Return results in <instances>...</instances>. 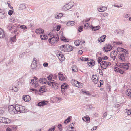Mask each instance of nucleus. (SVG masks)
Listing matches in <instances>:
<instances>
[{
  "mask_svg": "<svg viewBox=\"0 0 131 131\" xmlns=\"http://www.w3.org/2000/svg\"><path fill=\"white\" fill-rule=\"evenodd\" d=\"M60 49L64 52H69L73 50V47L69 44H66L60 46Z\"/></svg>",
  "mask_w": 131,
  "mask_h": 131,
  "instance_id": "nucleus-1",
  "label": "nucleus"
},
{
  "mask_svg": "<svg viewBox=\"0 0 131 131\" xmlns=\"http://www.w3.org/2000/svg\"><path fill=\"white\" fill-rule=\"evenodd\" d=\"M59 40V37L57 34L55 35H53L51 36L49 38L48 42L51 44H53L57 41Z\"/></svg>",
  "mask_w": 131,
  "mask_h": 131,
  "instance_id": "nucleus-2",
  "label": "nucleus"
},
{
  "mask_svg": "<svg viewBox=\"0 0 131 131\" xmlns=\"http://www.w3.org/2000/svg\"><path fill=\"white\" fill-rule=\"evenodd\" d=\"M17 112V113L18 112L24 113L25 112V107L21 105L16 104L15 105Z\"/></svg>",
  "mask_w": 131,
  "mask_h": 131,
  "instance_id": "nucleus-3",
  "label": "nucleus"
},
{
  "mask_svg": "<svg viewBox=\"0 0 131 131\" xmlns=\"http://www.w3.org/2000/svg\"><path fill=\"white\" fill-rule=\"evenodd\" d=\"M111 63L106 61H103L100 63L101 66V67L102 69H104L107 68L108 66L111 65Z\"/></svg>",
  "mask_w": 131,
  "mask_h": 131,
  "instance_id": "nucleus-4",
  "label": "nucleus"
},
{
  "mask_svg": "<svg viewBox=\"0 0 131 131\" xmlns=\"http://www.w3.org/2000/svg\"><path fill=\"white\" fill-rule=\"evenodd\" d=\"M47 84L55 89H57V88L58 85L57 83L54 82V80H51L48 81L47 82Z\"/></svg>",
  "mask_w": 131,
  "mask_h": 131,
  "instance_id": "nucleus-5",
  "label": "nucleus"
},
{
  "mask_svg": "<svg viewBox=\"0 0 131 131\" xmlns=\"http://www.w3.org/2000/svg\"><path fill=\"white\" fill-rule=\"evenodd\" d=\"M33 78V79L31 80L30 83L33 85L34 87H36L38 85V84L37 83L38 78L36 77H34Z\"/></svg>",
  "mask_w": 131,
  "mask_h": 131,
  "instance_id": "nucleus-6",
  "label": "nucleus"
},
{
  "mask_svg": "<svg viewBox=\"0 0 131 131\" xmlns=\"http://www.w3.org/2000/svg\"><path fill=\"white\" fill-rule=\"evenodd\" d=\"M15 106L14 107L12 105H11L8 107L9 112L12 114H17V112Z\"/></svg>",
  "mask_w": 131,
  "mask_h": 131,
  "instance_id": "nucleus-7",
  "label": "nucleus"
},
{
  "mask_svg": "<svg viewBox=\"0 0 131 131\" xmlns=\"http://www.w3.org/2000/svg\"><path fill=\"white\" fill-rule=\"evenodd\" d=\"M10 122V120L8 118L4 117H0V123L8 124Z\"/></svg>",
  "mask_w": 131,
  "mask_h": 131,
  "instance_id": "nucleus-8",
  "label": "nucleus"
},
{
  "mask_svg": "<svg viewBox=\"0 0 131 131\" xmlns=\"http://www.w3.org/2000/svg\"><path fill=\"white\" fill-rule=\"evenodd\" d=\"M112 47L110 44L106 45L103 48V50L106 52L110 51L112 48Z\"/></svg>",
  "mask_w": 131,
  "mask_h": 131,
  "instance_id": "nucleus-9",
  "label": "nucleus"
},
{
  "mask_svg": "<svg viewBox=\"0 0 131 131\" xmlns=\"http://www.w3.org/2000/svg\"><path fill=\"white\" fill-rule=\"evenodd\" d=\"M120 67L124 70H126L128 69L129 65L127 63H123L120 64Z\"/></svg>",
  "mask_w": 131,
  "mask_h": 131,
  "instance_id": "nucleus-10",
  "label": "nucleus"
},
{
  "mask_svg": "<svg viewBox=\"0 0 131 131\" xmlns=\"http://www.w3.org/2000/svg\"><path fill=\"white\" fill-rule=\"evenodd\" d=\"M57 56L59 59L61 61H64L65 59V57L64 56L62 55V52H60L58 53L57 55Z\"/></svg>",
  "mask_w": 131,
  "mask_h": 131,
  "instance_id": "nucleus-11",
  "label": "nucleus"
},
{
  "mask_svg": "<svg viewBox=\"0 0 131 131\" xmlns=\"http://www.w3.org/2000/svg\"><path fill=\"white\" fill-rule=\"evenodd\" d=\"M125 56H126L124 54L122 53L120 54L118 57L120 60L122 62H125L126 61Z\"/></svg>",
  "mask_w": 131,
  "mask_h": 131,
  "instance_id": "nucleus-12",
  "label": "nucleus"
},
{
  "mask_svg": "<svg viewBox=\"0 0 131 131\" xmlns=\"http://www.w3.org/2000/svg\"><path fill=\"white\" fill-rule=\"evenodd\" d=\"M22 99L24 101L26 102H28L31 100L30 97L28 95H24Z\"/></svg>",
  "mask_w": 131,
  "mask_h": 131,
  "instance_id": "nucleus-13",
  "label": "nucleus"
},
{
  "mask_svg": "<svg viewBox=\"0 0 131 131\" xmlns=\"http://www.w3.org/2000/svg\"><path fill=\"white\" fill-rule=\"evenodd\" d=\"M92 80L95 84H96L98 82V78L96 75H93L92 78Z\"/></svg>",
  "mask_w": 131,
  "mask_h": 131,
  "instance_id": "nucleus-14",
  "label": "nucleus"
},
{
  "mask_svg": "<svg viewBox=\"0 0 131 131\" xmlns=\"http://www.w3.org/2000/svg\"><path fill=\"white\" fill-rule=\"evenodd\" d=\"M5 17V14L4 12L0 9V18L3 19Z\"/></svg>",
  "mask_w": 131,
  "mask_h": 131,
  "instance_id": "nucleus-15",
  "label": "nucleus"
},
{
  "mask_svg": "<svg viewBox=\"0 0 131 131\" xmlns=\"http://www.w3.org/2000/svg\"><path fill=\"white\" fill-rule=\"evenodd\" d=\"M106 37V35H104L98 39V41L100 42H103L105 40V38Z\"/></svg>",
  "mask_w": 131,
  "mask_h": 131,
  "instance_id": "nucleus-16",
  "label": "nucleus"
},
{
  "mask_svg": "<svg viewBox=\"0 0 131 131\" xmlns=\"http://www.w3.org/2000/svg\"><path fill=\"white\" fill-rule=\"evenodd\" d=\"M47 103V101H42L39 102L38 104V105L39 106H43L46 105Z\"/></svg>",
  "mask_w": 131,
  "mask_h": 131,
  "instance_id": "nucleus-17",
  "label": "nucleus"
},
{
  "mask_svg": "<svg viewBox=\"0 0 131 131\" xmlns=\"http://www.w3.org/2000/svg\"><path fill=\"white\" fill-rule=\"evenodd\" d=\"M35 32L37 34H41L44 33V31L43 29L39 28V29H36L35 31Z\"/></svg>",
  "mask_w": 131,
  "mask_h": 131,
  "instance_id": "nucleus-18",
  "label": "nucleus"
},
{
  "mask_svg": "<svg viewBox=\"0 0 131 131\" xmlns=\"http://www.w3.org/2000/svg\"><path fill=\"white\" fill-rule=\"evenodd\" d=\"M39 82L40 83L44 84H45L47 82V83L48 82L46 79L43 78H41L39 80Z\"/></svg>",
  "mask_w": 131,
  "mask_h": 131,
  "instance_id": "nucleus-19",
  "label": "nucleus"
},
{
  "mask_svg": "<svg viewBox=\"0 0 131 131\" xmlns=\"http://www.w3.org/2000/svg\"><path fill=\"white\" fill-rule=\"evenodd\" d=\"M5 36L4 32L3 30L0 28V38H3Z\"/></svg>",
  "mask_w": 131,
  "mask_h": 131,
  "instance_id": "nucleus-20",
  "label": "nucleus"
},
{
  "mask_svg": "<svg viewBox=\"0 0 131 131\" xmlns=\"http://www.w3.org/2000/svg\"><path fill=\"white\" fill-rule=\"evenodd\" d=\"M46 90H47L45 86H42L39 89V92L41 93H43V92L46 91Z\"/></svg>",
  "mask_w": 131,
  "mask_h": 131,
  "instance_id": "nucleus-21",
  "label": "nucleus"
},
{
  "mask_svg": "<svg viewBox=\"0 0 131 131\" xmlns=\"http://www.w3.org/2000/svg\"><path fill=\"white\" fill-rule=\"evenodd\" d=\"M19 28L21 29H23V32H24L26 31V30L27 29V27L25 25H21Z\"/></svg>",
  "mask_w": 131,
  "mask_h": 131,
  "instance_id": "nucleus-22",
  "label": "nucleus"
},
{
  "mask_svg": "<svg viewBox=\"0 0 131 131\" xmlns=\"http://www.w3.org/2000/svg\"><path fill=\"white\" fill-rule=\"evenodd\" d=\"M130 90H131L129 89H128L125 92V94L127 95L129 97L131 98V92L130 91Z\"/></svg>",
  "mask_w": 131,
  "mask_h": 131,
  "instance_id": "nucleus-23",
  "label": "nucleus"
},
{
  "mask_svg": "<svg viewBox=\"0 0 131 131\" xmlns=\"http://www.w3.org/2000/svg\"><path fill=\"white\" fill-rule=\"evenodd\" d=\"M82 119L85 122H88L89 121L90 118L88 116H86L82 118Z\"/></svg>",
  "mask_w": 131,
  "mask_h": 131,
  "instance_id": "nucleus-24",
  "label": "nucleus"
},
{
  "mask_svg": "<svg viewBox=\"0 0 131 131\" xmlns=\"http://www.w3.org/2000/svg\"><path fill=\"white\" fill-rule=\"evenodd\" d=\"M122 52H123L125 53V54H124L126 57H129L130 56V55L129 54V53L127 50L123 48Z\"/></svg>",
  "mask_w": 131,
  "mask_h": 131,
  "instance_id": "nucleus-25",
  "label": "nucleus"
},
{
  "mask_svg": "<svg viewBox=\"0 0 131 131\" xmlns=\"http://www.w3.org/2000/svg\"><path fill=\"white\" fill-rule=\"evenodd\" d=\"M94 61L89 60H88L87 62V64L89 65V66H90L91 65H92V66H94Z\"/></svg>",
  "mask_w": 131,
  "mask_h": 131,
  "instance_id": "nucleus-26",
  "label": "nucleus"
},
{
  "mask_svg": "<svg viewBox=\"0 0 131 131\" xmlns=\"http://www.w3.org/2000/svg\"><path fill=\"white\" fill-rule=\"evenodd\" d=\"M74 22L73 21H69L67 23V25L68 26H73L74 24Z\"/></svg>",
  "mask_w": 131,
  "mask_h": 131,
  "instance_id": "nucleus-27",
  "label": "nucleus"
},
{
  "mask_svg": "<svg viewBox=\"0 0 131 131\" xmlns=\"http://www.w3.org/2000/svg\"><path fill=\"white\" fill-rule=\"evenodd\" d=\"M91 28L92 29V30L94 31H96L98 30L100 28V26H98L95 27H93V26L91 25Z\"/></svg>",
  "mask_w": 131,
  "mask_h": 131,
  "instance_id": "nucleus-28",
  "label": "nucleus"
},
{
  "mask_svg": "<svg viewBox=\"0 0 131 131\" xmlns=\"http://www.w3.org/2000/svg\"><path fill=\"white\" fill-rule=\"evenodd\" d=\"M26 4H22L19 6V9L21 10L25 9L26 8Z\"/></svg>",
  "mask_w": 131,
  "mask_h": 131,
  "instance_id": "nucleus-29",
  "label": "nucleus"
},
{
  "mask_svg": "<svg viewBox=\"0 0 131 131\" xmlns=\"http://www.w3.org/2000/svg\"><path fill=\"white\" fill-rule=\"evenodd\" d=\"M58 74L59 75V78L60 80L62 81L64 80L65 79V78L63 76V74L60 73H59Z\"/></svg>",
  "mask_w": 131,
  "mask_h": 131,
  "instance_id": "nucleus-30",
  "label": "nucleus"
},
{
  "mask_svg": "<svg viewBox=\"0 0 131 131\" xmlns=\"http://www.w3.org/2000/svg\"><path fill=\"white\" fill-rule=\"evenodd\" d=\"M107 9V7H102L99 9L98 11L100 12H102L106 10Z\"/></svg>",
  "mask_w": 131,
  "mask_h": 131,
  "instance_id": "nucleus-31",
  "label": "nucleus"
},
{
  "mask_svg": "<svg viewBox=\"0 0 131 131\" xmlns=\"http://www.w3.org/2000/svg\"><path fill=\"white\" fill-rule=\"evenodd\" d=\"M13 27L11 24H8L7 25V29L10 31H12V29H13Z\"/></svg>",
  "mask_w": 131,
  "mask_h": 131,
  "instance_id": "nucleus-32",
  "label": "nucleus"
},
{
  "mask_svg": "<svg viewBox=\"0 0 131 131\" xmlns=\"http://www.w3.org/2000/svg\"><path fill=\"white\" fill-rule=\"evenodd\" d=\"M79 83V82H78V81L74 80L73 81L72 84L73 85L77 87L78 86Z\"/></svg>",
  "mask_w": 131,
  "mask_h": 131,
  "instance_id": "nucleus-33",
  "label": "nucleus"
},
{
  "mask_svg": "<svg viewBox=\"0 0 131 131\" xmlns=\"http://www.w3.org/2000/svg\"><path fill=\"white\" fill-rule=\"evenodd\" d=\"M111 54L114 55V56L115 57H116V56L117 54V52L116 50L112 51L111 52Z\"/></svg>",
  "mask_w": 131,
  "mask_h": 131,
  "instance_id": "nucleus-34",
  "label": "nucleus"
},
{
  "mask_svg": "<svg viewBox=\"0 0 131 131\" xmlns=\"http://www.w3.org/2000/svg\"><path fill=\"white\" fill-rule=\"evenodd\" d=\"M36 63L34 62H32L31 64V68L32 69L35 68L36 67Z\"/></svg>",
  "mask_w": 131,
  "mask_h": 131,
  "instance_id": "nucleus-35",
  "label": "nucleus"
},
{
  "mask_svg": "<svg viewBox=\"0 0 131 131\" xmlns=\"http://www.w3.org/2000/svg\"><path fill=\"white\" fill-rule=\"evenodd\" d=\"M72 71L74 72H77V68L75 66L73 65L72 67Z\"/></svg>",
  "mask_w": 131,
  "mask_h": 131,
  "instance_id": "nucleus-36",
  "label": "nucleus"
},
{
  "mask_svg": "<svg viewBox=\"0 0 131 131\" xmlns=\"http://www.w3.org/2000/svg\"><path fill=\"white\" fill-rule=\"evenodd\" d=\"M68 4L69 5V6L70 7V8H71L74 5V3L73 1H72L69 2Z\"/></svg>",
  "mask_w": 131,
  "mask_h": 131,
  "instance_id": "nucleus-37",
  "label": "nucleus"
},
{
  "mask_svg": "<svg viewBox=\"0 0 131 131\" xmlns=\"http://www.w3.org/2000/svg\"><path fill=\"white\" fill-rule=\"evenodd\" d=\"M68 87V85L66 84L65 83L63 84L61 86V89H66Z\"/></svg>",
  "mask_w": 131,
  "mask_h": 131,
  "instance_id": "nucleus-38",
  "label": "nucleus"
},
{
  "mask_svg": "<svg viewBox=\"0 0 131 131\" xmlns=\"http://www.w3.org/2000/svg\"><path fill=\"white\" fill-rule=\"evenodd\" d=\"M16 35H15L13 37H11V40L12 41V42H15L16 41Z\"/></svg>",
  "mask_w": 131,
  "mask_h": 131,
  "instance_id": "nucleus-39",
  "label": "nucleus"
},
{
  "mask_svg": "<svg viewBox=\"0 0 131 131\" xmlns=\"http://www.w3.org/2000/svg\"><path fill=\"white\" fill-rule=\"evenodd\" d=\"M80 43H81V41L80 42L79 40H77L75 41L74 43L76 46H78L80 44Z\"/></svg>",
  "mask_w": 131,
  "mask_h": 131,
  "instance_id": "nucleus-40",
  "label": "nucleus"
},
{
  "mask_svg": "<svg viewBox=\"0 0 131 131\" xmlns=\"http://www.w3.org/2000/svg\"><path fill=\"white\" fill-rule=\"evenodd\" d=\"M125 112L126 113H127V114L128 115H130L131 114V110L126 109L125 110Z\"/></svg>",
  "mask_w": 131,
  "mask_h": 131,
  "instance_id": "nucleus-41",
  "label": "nucleus"
},
{
  "mask_svg": "<svg viewBox=\"0 0 131 131\" xmlns=\"http://www.w3.org/2000/svg\"><path fill=\"white\" fill-rule=\"evenodd\" d=\"M81 60L83 61H88V58H86L83 57H81L80 58Z\"/></svg>",
  "mask_w": 131,
  "mask_h": 131,
  "instance_id": "nucleus-42",
  "label": "nucleus"
},
{
  "mask_svg": "<svg viewBox=\"0 0 131 131\" xmlns=\"http://www.w3.org/2000/svg\"><path fill=\"white\" fill-rule=\"evenodd\" d=\"M70 117H68L66 119L64 122L65 124H66L67 123L69 122L70 120Z\"/></svg>",
  "mask_w": 131,
  "mask_h": 131,
  "instance_id": "nucleus-43",
  "label": "nucleus"
},
{
  "mask_svg": "<svg viewBox=\"0 0 131 131\" xmlns=\"http://www.w3.org/2000/svg\"><path fill=\"white\" fill-rule=\"evenodd\" d=\"M82 26H80L78 27V31L79 32H81L83 30Z\"/></svg>",
  "mask_w": 131,
  "mask_h": 131,
  "instance_id": "nucleus-44",
  "label": "nucleus"
},
{
  "mask_svg": "<svg viewBox=\"0 0 131 131\" xmlns=\"http://www.w3.org/2000/svg\"><path fill=\"white\" fill-rule=\"evenodd\" d=\"M53 77L52 74H50L49 76L47 77L48 79L49 80V81H51L52 80V78Z\"/></svg>",
  "mask_w": 131,
  "mask_h": 131,
  "instance_id": "nucleus-45",
  "label": "nucleus"
},
{
  "mask_svg": "<svg viewBox=\"0 0 131 131\" xmlns=\"http://www.w3.org/2000/svg\"><path fill=\"white\" fill-rule=\"evenodd\" d=\"M12 89L13 91H14L15 92H17L18 90V89H17V88L15 86L13 87L12 88Z\"/></svg>",
  "mask_w": 131,
  "mask_h": 131,
  "instance_id": "nucleus-46",
  "label": "nucleus"
},
{
  "mask_svg": "<svg viewBox=\"0 0 131 131\" xmlns=\"http://www.w3.org/2000/svg\"><path fill=\"white\" fill-rule=\"evenodd\" d=\"M123 48H121L118 47L117 49V50L118 52H122Z\"/></svg>",
  "mask_w": 131,
  "mask_h": 131,
  "instance_id": "nucleus-47",
  "label": "nucleus"
},
{
  "mask_svg": "<svg viewBox=\"0 0 131 131\" xmlns=\"http://www.w3.org/2000/svg\"><path fill=\"white\" fill-rule=\"evenodd\" d=\"M102 58L100 57L98 58L97 61L99 64H100V62L102 61Z\"/></svg>",
  "mask_w": 131,
  "mask_h": 131,
  "instance_id": "nucleus-48",
  "label": "nucleus"
},
{
  "mask_svg": "<svg viewBox=\"0 0 131 131\" xmlns=\"http://www.w3.org/2000/svg\"><path fill=\"white\" fill-rule=\"evenodd\" d=\"M7 4L8 5V7L10 8L11 9L13 10V7H12L10 5V3L9 2H7Z\"/></svg>",
  "mask_w": 131,
  "mask_h": 131,
  "instance_id": "nucleus-49",
  "label": "nucleus"
},
{
  "mask_svg": "<svg viewBox=\"0 0 131 131\" xmlns=\"http://www.w3.org/2000/svg\"><path fill=\"white\" fill-rule=\"evenodd\" d=\"M119 69H120V68H118V67H116L114 68V70L116 72H119Z\"/></svg>",
  "mask_w": 131,
  "mask_h": 131,
  "instance_id": "nucleus-50",
  "label": "nucleus"
},
{
  "mask_svg": "<svg viewBox=\"0 0 131 131\" xmlns=\"http://www.w3.org/2000/svg\"><path fill=\"white\" fill-rule=\"evenodd\" d=\"M103 16L105 17H107L108 16V14L107 13H104L103 14Z\"/></svg>",
  "mask_w": 131,
  "mask_h": 131,
  "instance_id": "nucleus-51",
  "label": "nucleus"
},
{
  "mask_svg": "<svg viewBox=\"0 0 131 131\" xmlns=\"http://www.w3.org/2000/svg\"><path fill=\"white\" fill-rule=\"evenodd\" d=\"M83 86V84L79 82L78 83V86H77V87L78 88H82Z\"/></svg>",
  "mask_w": 131,
  "mask_h": 131,
  "instance_id": "nucleus-52",
  "label": "nucleus"
},
{
  "mask_svg": "<svg viewBox=\"0 0 131 131\" xmlns=\"http://www.w3.org/2000/svg\"><path fill=\"white\" fill-rule=\"evenodd\" d=\"M55 128V126H54L53 127H51L50 128L49 130H48V131H54Z\"/></svg>",
  "mask_w": 131,
  "mask_h": 131,
  "instance_id": "nucleus-53",
  "label": "nucleus"
},
{
  "mask_svg": "<svg viewBox=\"0 0 131 131\" xmlns=\"http://www.w3.org/2000/svg\"><path fill=\"white\" fill-rule=\"evenodd\" d=\"M114 6L118 8L121 7H122V6L121 5L114 4Z\"/></svg>",
  "mask_w": 131,
  "mask_h": 131,
  "instance_id": "nucleus-54",
  "label": "nucleus"
},
{
  "mask_svg": "<svg viewBox=\"0 0 131 131\" xmlns=\"http://www.w3.org/2000/svg\"><path fill=\"white\" fill-rule=\"evenodd\" d=\"M62 127L61 124H59L58 126V128L59 129L60 131H62V129L61 128V127Z\"/></svg>",
  "mask_w": 131,
  "mask_h": 131,
  "instance_id": "nucleus-55",
  "label": "nucleus"
},
{
  "mask_svg": "<svg viewBox=\"0 0 131 131\" xmlns=\"http://www.w3.org/2000/svg\"><path fill=\"white\" fill-rule=\"evenodd\" d=\"M61 28V26L60 25H58L57 26V31H58Z\"/></svg>",
  "mask_w": 131,
  "mask_h": 131,
  "instance_id": "nucleus-56",
  "label": "nucleus"
},
{
  "mask_svg": "<svg viewBox=\"0 0 131 131\" xmlns=\"http://www.w3.org/2000/svg\"><path fill=\"white\" fill-rule=\"evenodd\" d=\"M4 113V110L2 109H0V115H3Z\"/></svg>",
  "mask_w": 131,
  "mask_h": 131,
  "instance_id": "nucleus-57",
  "label": "nucleus"
},
{
  "mask_svg": "<svg viewBox=\"0 0 131 131\" xmlns=\"http://www.w3.org/2000/svg\"><path fill=\"white\" fill-rule=\"evenodd\" d=\"M61 39L62 41H64L66 42V38L64 37H61Z\"/></svg>",
  "mask_w": 131,
  "mask_h": 131,
  "instance_id": "nucleus-58",
  "label": "nucleus"
},
{
  "mask_svg": "<svg viewBox=\"0 0 131 131\" xmlns=\"http://www.w3.org/2000/svg\"><path fill=\"white\" fill-rule=\"evenodd\" d=\"M84 92L87 95H90L91 94V92H90L85 91Z\"/></svg>",
  "mask_w": 131,
  "mask_h": 131,
  "instance_id": "nucleus-59",
  "label": "nucleus"
},
{
  "mask_svg": "<svg viewBox=\"0 0 131 131\" xmlns=\"http://www.w3.org/2000/svg\"><path fill=\"white\" fill-rule=\"evenodd\" d=\"M13 13V11L11 10H10L8 11V14L9 15H12Z\"/></svg>",
  "mask_w": 131,
  "mask_h": 131,
  "instance_id": "nucleus-60",
  "label": "nucleus"
},
{
  "mask_svg": "<svg viewBox=\"0 0 131 131\" xmlns=\"http://www.w3.org/2000/svg\"><path fill=\"white\" fill-rule=\"evenodd\" d=\"M55 18L56 19H59L61 18L60 16L58 14V13L57 14V15L55 16Z\"/></svg>",
  "mask_w": 131,
  "mask_h": 131,
  "instance_id": "nucleus-61",
  "label": "nucleus"
},
{
  "mask_svg": "<svg viewBox=\"0 0 131 131\" xmlns=\"http://www.w3.org/2000/svg\"><path fill=\"white\" fill-rule=\"evenodd\" d=\"M62 9L63 10L66 11L68 10L67 8L66 7V6L65 5L64 6L62 7Z\"/></svg>",
  "mask_w": 131,
  "mask_h": 131,
  "instance_id": "nucleus-62",
  "label": "nucleus"
},
{
  "mask_svg": "<svg viewBox=\"0 0 131 131\" xmlns=\"http://www.w3.org/2000/svg\"><path fill=\"white\" fill-rule=\"evenodd\" d=\"M65 5L66 6V8H67L68 10L71 8H70V7L69 6V5H68V4H66Z\"/></svg>",
  "mask_w": 131,
  "mask_h": 131,
  "instance_id": "nucleus-63",
  "label": "nucleus"
},
{
  "mask_svg": "<svg viewBox=\"0 0 131 131\" xmlns=\"http://www.w3.org/2000/svg\"><path fill=\"white\" fill-rule=\"evenodd\" d=\"M124 71L120 69L119 71V72L122 74H123L124 73Z\"/></svg>",
  "mask_w": 131,
  "mask_h": 131,
  "instance_id": "nucleus-64",
  "label": "nucleus"
}]
</instances>
